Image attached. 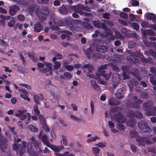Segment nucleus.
<instances>
[{"instance_id":"aec40b11","label":"nucleus","mask_w":156,"mask_h":156,"mask_svg":"<svg viewBox=\"0 0 156 156\" xmlns=\"http://www.w3.org/2000/svg\"><path fill=\"white\" fill-rule=\"evenodd\" d=\"M90 85L92 87L97 91L100 90V87L97 84L96 81L93 80H90Z\"/></svg>"},{"instance_id":"79ce46f5","label":"nucleus","mask_w":156,"mask_h":156,"mask_svg":"<svg viewBox=\"0 0 156 156\" xmlns=\"http://www.w3.org/2000/svg\"><path fill=\"white\" fill-rule=\"evenodd\" d=\"M105 145L106 143L105 142H101L95 144V146L101 148H103L105 147Z\"/></svg>"},{"instance_id":"dca6fc26","label":"nucleus","mask_w":156,"mask_h":156,"mask_svg":"<svg viewBox=\"0 0 156 156\" xmlns=\"http://www.w3.org/2000/svg\"><path fill=\"white\" fill-rule=\"evenodd\" d=\"M20 9L18 6L13 5L9 7V12L11 15L13 16L16 14L17 12L19 11Z\"/></svg>"},{"instance_id":"4468645a","label":"nucleus","mask_w":156,"mask_h":156,"mask_svg":"<svg viewBox=\"0 0 156 156\" xmlns=\"http://www.w3.org/2000/svg\"><path fill=\"white\" fill-rule=\"evenodd\" d=\"M83 69V71L84 73H92L94 67L91 64H85L82 66Z\"/></svg>"},{"instance_id":"20e7f679","label":"nucleus","mask_w":156,"mask_h":156,"mask_svg":"<svg viewBox=\"0 0 156 156\" xmlns=\"http://www.w3.org/2000/svg\"><path fill=\"white\" fill-rule=\"evenodd\" d=\"M137 57L141 58L142 61L143 62H149L148 60L143 57V54L138 51L136 52L133 54H130V55L127 56V59L135 63L137 62L138 61V60L136 58Z\"/></svg>"},{"instance_id":"052dcab7","label":"nucleus","mask_w":156,"mask_h":156,"mask_svg":"<svg viewBox=\"0 0 156 156\" xmlns=\"http://www.w3.org/2000/svg\"><path fill=\"white\" fill-rule=\"evenodd\" d=\"M131 3L133 6H137L139 5V2L136 1H133L131 2Z\"/></svg>"},{"instance_id":"c756f323","label":"nucleus","mask_w":156,"mask_h":156,"mask_svg":"<svg viewBox=\"0 0 156 156\" xmlns=\"http://www.w3.org/2000/svg\"><path fill=\"white\" fill-rule=\"evenodd\" d=\"M30 140L35 147H37L38 146L40 143L39 142L36 140L35 137H31Z\"/></svg>"},{"instance_id":"338daca9","label":"nucleus","mask_w":156,"mask_h":156,"mask_svg":"<svg viewBox=\"0 0 156 156\" xmlns=\"http://www.w3.org/2000/svg\"><path fill=\"white\" fill-rule=\"evenodd\" d=\"M108 123L109 127L110 129L114 127V124L113 122L110 121H109L108 122Z\"/></svg>"},{"instance_id":"a18cd8bd","label":"nucleus","mask_w":156,"mask_h":156,"mask_svg":"<svg viewBox=\"0 0 156 156\" xmlns=\"http://www.w3.org/2000/svg\"><path fill=\"white\" fill-rule=\"evenodd\" d=\"M136 45V43L133 41H130L128 43V47L129 48H132L134 47Z\"/></svg>"},{"instance_id":"ddd939ff","label":"nucleus","mask_w":156,"mask_h":156,"mask_svg":"<svg viewBox=\"0 0 156 156\" xmlns=\"http://www.w3.org/2000/svg\"><path fill=\"white\" fill-rule=\"evenodd\" d=\"M92 23L94 26L98 28H102L105 30H106L107 29V26L105 25L103 23H100L98 20L94 21Z\"/></svg>"},{"instance_id":"72a5a7b5","label":"nucleus","mask_w":156,"mask_h":156,"mask_svg":"<svg viewBox=\"0 0 156 156\" xmlns=\"http://www.w3.org/2000/svg\"><path fill=\"white\" fill-rule=\"evenodd\" d=\"M92 151L94 154L95 156H97L98 154L99 153L100 149L98 147H95L92 148Z\"/></svg>"},{"instance_id":"e2e57ef3","label":"nucleus","mask_w":156,"mask_h":156,"mask_svg":"<svg viewBox=\"0 0 156 156\" xmlns=\"http://www.w3.org/2000/svg\"><path fill=\"white\" fill-rule=\"evenodd\" d=\"M0 44L3 45L4 47H6L7 45V44L3 40L1 39L0 40Z\"/></svg>"},{"instance_id":"393cba45","label":"nucleus","mask_w":156,"mask_h":156,"mask_svg":"<svg viewBox=\"0 0 156 156\" xmlns=\"http://www.w3.org/2000/svg\"><path fill=\"white\" fill-rule=\"evenodd\" d=\"M97 50L99 52L105 53L107 50V48L104 46L99 45L97 47Z\"/></svg>"},{"instance_id":"cd10ccee","label":"nucleus","mask_w":156,"mask_h":156,"mask_svg":"<svg viewBox=\"0 0 156 156\" xmlns=\"http://www.w3.org/2000/svg\"><path fill=\"white\" fill-rule=\"evenodd\" d=\"M62 33H64L65 34H62L61 36V37L62 39H64L67 36L68 37H69V36L72 34V33L70 32H69L67 31H64L62 32Z\"/></svg>"},{"instance_id":"f257e3e1","label":"nucleus","mask_w":156,"mask_h":156,"mask_svg":"<svg viewBox=\"0 0 156 156\" xmlns=\"http://www.w3.org/2000/svg\"><path fill=\"white\" fill-rule=\"evenodd\" d=\"M12 147L13 149L14 150L18 149L17 153H19L20 156H22L25 152H28L29 154L32 156H37L38 154V151H36L34 152L31 144L30 143L23 141L22 144L17 145L15 143L13 145Z\"/></svg>"},{"instance_id":"1a4fd4ad","label":"nucleus","mask_w":156,"mask_h":156,"mask_svg":"<svg viewBox=\"0 0 156 156\" xmlns=\"http://www.w3.org/2000/svg\"><path fill=\"white\" fill-rule=\"evenodd\" d=\"M136 140L139 144L142 146H144L146 144H148L151 143V142L149 139H146L145 137H138L136 139Z\"/></svg>"},{"instance_id":"bb28decb","label":"nucleus","mask_w":156,"mask_h":156,"mask_svg":"<svg viewBox=\"0 0 156 156\" xmlns=\"http://www.w3.org/2000/svg\"><path fill=\"white\" fill-rule=\"evenodd\" d=\"M100 139L99 136H92L87 140V141L88 143H90L91 142L95 141L97 140Z\"/></svg>"},{"instance_id":"de8ad7c7","label":"nucleus","mask_w":156,"mask_h":156,"mask_svg":"<svg viewBox=\"0 0 156 156\" xmlns=\"http://www.w3.org/2000/svg\"><path fill=\"white\" fill-rule=\"evenodd\" d=\"M120 17L123 19H126L128 17V16L126 13L122 12L120 14Z\"/></svg>"},{"instance_id":"8fccbe9b","label":"nucleus","mask_w":156,"mask_h":156,"mask_svg":"<svg viewBox=\"0 0 156 156\" xmlns=\"http://www.w3.org/2000/svg\"><path fill=\"white\" fill-rule=\"evenodd\" d=\"M130 136L132 137H135L137 136V133L136 131L133 130L130 132Z\"/></svg>"},{"instance_id":"473e14b6","label":"nucleus","mask_w":156,"mask_h":156,"mask_svg":"<svg viewBox=\"0 0 156 156\" xmlns=\"http://www.w3.org/2000/svg\"><path fill=\"white\" fill-rule=\"evenodd\" d=\"M119 104V101L116 100H110L109 101V104L110 105H116Z\"/></svg>"},{"instance_id":"864d4df0","label":"nucleus","mask_w":156,"mask_h":156,"mask_svg":"<svg viewBox=\"0 0 156 156\" xmlns=\"http://www.w3.org/2000/svg\"><path fill=\"white\" fill-rule=\"evenodd\" d=\"M118 21L120 24H122L124 26H127L128 25L127 23L124 20L121 19H118Z\"/></svg>"},{"instance_id":"a211bd4d","label":"nucleus","mask_w":156,"mask_h":156,"mask_svg":"<svg viewBox=\"0 0 156 156\" xmlns=\"http://www.w3.org/2000/svg\"><path fill=\"white\" fill-rule=\"evenodd\" d=\"M47 89L53 95H55L56 93L58 92V88L55 86L51 84L48 85Z\"/></svg>"},{"instance_id":"603ef678","label":"nucleus","mask_w":156,"mask_h":156,"mask_svg":"<svg viewBox=\"0 0 156 156\" xmlns=\"http://www.w3.org/2000/svg\"><path fill=\"white\" fill-rule=\"evenodd\" d=\"M62 138L63 142V144L65 146L67 145V143L66 137L65 136L62 135Z\"/></svg>"},{"instance_id":"f03ea898","label":"nucleus","mask_w":156,"mask_h":156,"mask_svg":"<svg viewBox=\"0 0 156 156\" xmlns=\"http://www.w3.org/2000/svg\"><path fill=\"white\" fill-rule=\"evenodd\" d=\"M107 64H105L104 65L98 67V71L95 73L96 76L94 77L95 79L98 80L100 79V76H103L106 80H107L110 78L112 75L111 73L110 72L105 74V71L104 70L107 68Z\"/></svg>"},{"instance_id":"ea45409f","label":"nucleus","mask_w":156,"mask_h":156,"mask_svg":"<svg viewBox=\"0 0 156 156\" xmlns=\"http://www.w3.org/2000/svg\"><path fill=\"white\" fill-rule=\"evenodd\" d=\"M101 58L102 56L101 55L96 53L92 57V59L93 60L96 61L98 59Z\"/></svg>"},{"instance_id":"0e129e2a","label":"nucleus","mask_w":156,"mask_h":156,"mask_svg":"<svg viewBox=\"0 0 156 156\" xmlns=\"http://www.w3.org/2000/svg\"><path fill=\"white\" fill-rule=\"evenodd\" d=\"M37 2L40 3L47 4L49 2V0H37Z\"/></svg>"},{"instance_id":"412c9836","label":"nucleus","mask_w":156,"mask_h":156,"mask_svg":"<svg viewBox=\"0 0 156 156\" xmlns=\"http://www.w3.org/2000/svg\"><path fill=\"white\" fill-rule=\"evenodd\" d=\"M42 95V94L34 95L33 97L34 100L37 105H40V101L41 98L43 99Z\"/></svg>"},{"instance_id":"7ed1b4c3","label":"nucleus","mask_w":156,"mask_h":156,"mask_svg":"<svg viewBox=\"0 0 156 156\" xmlns=\"http://www.w3.org/2000/svg\"><path fill=\"white\" fill-rule=\"evenodd\" d=\"M73 21L74 23H80V21L79 20H75L74 21H73L72 19L69 18L66 21H59L57 22V25L59 27L65 26L67 25L69 27L71 30L73 32H74L75 31H78L77 29L74 27L72 23Z\"/></svg>"},{"instance_id":"f8f14e48","label":"nucleus","mask_w":156,"mask_h":156,"mask_svg":"<svg viewBox=\"0 0 156 156\" xmlns=\"http://www.w3.org/2000/svg\"><path fill=\"white\" fill-rule=\"evenodd\" d=\"M114 119L119 123H123L125 120V117L120 113L115 116Z\"/></svg>"},{"instance_id":"a878e982","label":"nucleus","mask_w":156,"mask_h":156,"mask_svg":"<svg viewBox=\"0 0 156 156\" xmlns=\"http://www.w3.org/2000/svg\"><path fill=\"white\" fill-rule=\"evenodd\" d=\"M34 29L35 31L37 32H39L43 29V28L40 23L38 22L36 24L34 27Z\"/></svg>"},{"instance_id":"5fc2aeb1","label":"nucleus","mask_w":156,"mask_h":156,"mask_svg":"<svg viewBox=\"0 0 156 156\" xmlns=\"http://www.w3.org/2000/svg\"><path fill=\"white\" fill-rule=\"evenodd\" d=\"M98 81V83H100L101 84L104 85H107L108 84L107 82L103 80H100V79L97 80Z\"/></svg>"},{"instance_id":"2eb2a0df","label":"nucleus","mask_w":156,"mask_h":156,"mask_svg":"<svg viewBox=\"0 0 156 156\" xmlns=\"http://www.w3.org/2000/svg\"><path fill=\"white\" fill-rule=\"evenodd\" d=\"M125 91V89L124 88L119 89L115 93V96L118 98L120 99L122 98L124 96V93Z\"/></svg>"},{"instance_id":"423d86ee","label":"nucleus","mask_w":156,"mask_h":156,"mask_svg":"<svg viewBox=\"0 0 156 156\" xmlns=\"http://www.w3.org/2000/svg\"><path fill=\"white\" fill-rule=\"evenodd\" d=\"M72 9H73L76 12L79 13L80 14H83L86 16H89L90 15V13L87 12H85L82 11V10H83L90 12V11L89 8L84 7L83 5H78L76 6H72Z\"/></svg>"},{"instance_id":"3c124183","label":"nucleus","mask_w":156,"mask_h":156,"mask_svg":"<svg viewBox=\"0 0 156 156\" xmlns=\"http://www.w3.org/2000/svg\"><path fill=\"white\" fill-rule=\"evenodd\" d=\"M15 24V21L13 20H11V21H9L8 23L7 24V25L9 27H12L14 26Z\"/></svg>"},{"instance_id":"680f3d73","label":"nucleus","mask_w":156,"mask_h":156,"mask_svg":"<svg viewBox=\"0 0 156 156\" xmlns=\"http://www.w3.org/2000/svg\"><path fill=\"white\" fill-rule=\"evenodd\" d=\"M118 128L120 130H123L125 129V127L122 124H118Z\"/></svg>"},{"instance_id":"c03bdc74","label":"nucleus","mask_w":156,"mask_h":156,"mask_svg":"<svg viewBox=\"0 0 156 156\" xmlns=\"http://www.w3.org/2000/svg\"><path fill=\"white\" fill-rule=\"evenodd\" d=\"M133 28L136 30H138L139 28V25L136 23H133L131 25Z\"/></svg>"},{"instance_id":"c85d7f7f","label":"nucleus","mask_w":156,"mask_h":156,"mask_svg":"<svg viewBox=\"0 0 156 156\" xmlns=\"http://www.w3.org/2000/svg\"><path fill=\"white\" fill-rule=\"evenodd\" d=\"M83 51L84 53L87 55V56L90 59L91 57V55L93 52V50L91 49L90 48H89L87 49L86 51L84 50Z\"/></svg>"},{"instance_id":"37998d69","label":"nucleus","mask_w":156,"mask_h":156,"mask_svg":"<svg viewBox=\"0 0 156 156\" xmlns=\"http://www.w3.org/2000/svg\"><path fill=\"white\" fill-rule=\"evenodd\" d=\"M135 125V122L133 120H130L126 122V125L128 126L133 127Z\"/></svg>"},{"instance_id":"a19ab883","label":"nucleus","mask_w":156,"mask_h":156,"mask_svg":"<svg viewBox=\"0 0 156 156\" xmlns=\"http://www.w3.org/2000/svg\"><path fill=\"white\" fill-rule=\"evenodd\" d=\"M34 111L35 114L37 115H39L40 113V111L38 109L37 105L35 104L33 107Z\"/></svg>"},{"instance_id":"2f4dec72","label":"nucleus","mask_w":156,"mask_h":156,"mask_svg":"<svg viewBox=\"0 0 156 156\" xmlns=\"http://www.w3.org/2000/svg\"><path fill=\"white\" fill-rule=\"evenodd\" d=\"M28 128L29 130L34 132H36L38 130V129L32 125H29L28 126Z\"/></svg>"},{"instance_id":"6e6d98bb","label":"nucleus","mask_w":156,"mask_h":156,"mask_svg":"<svg viewBox=\"0 0 156 156\" xmlns=\"http://www.w3.org/2000/svg\"><path fill=\"white\" fill-rule=\"evenodd\" d=\"M147 17L149 19L154 18L156 20V16H155L154 14L151 13L148 14L147 15Z\"/></svg>"},{"instance_id":"c9c22d12","label":"nucleus","mask_w":156,"mask_h":156,"mask_svg":"<svg viewBox=\"0 0 156 156\" xmlns=\"http://www.w3.org/2000/svg\"><path fill=\"white\" fill-rule=\"evenodd\" d=\"M26 112V110H19L17 111V112L15 113V115L17 117H20L23 115L24 113Z\"/></svg>"},{"instance_id":"6e6552de","label":"nucleus","mask_w":156,"mask_h":156,"mask_svg":"<svg viewBox=\"0 0 156 156\" xmlns=\"http://www.w3.org/2000/svg\"><path fill=\"white\" fill-rule=\"evenodd\" d=\"M54 151L55 154L57 156H63V154H60L58 152L61 150L63 149L64 147V146L61 145L60 146H56L52 145L50 144V146L48 147Z\"/></svg>"},{"instance_id":"e433bc0d","label":"nucleus","mask_w":156,"mask_h":156,"mask_svg":"<svg viewBox=\"0 0 156 156\" xmlns=\"http://www.w3.org/2000/svg\"><path fill=\"white\" fill-rule=\"evenodd\" d=\"M59 11L60 12L63 14H66L67 13V11L66 7L62 6L59 8Z\"/></svg>"},{"instance_id":"b1692460","label":"nucleus","mask_w":156,"mask_h":156,"mask_svg":"<svg viewBox=\"0 0 156 156\" xmlns=\"http://www.w3.org/2000/svg\"><path fill=\"white\" fill-rule=\"evenodd\" d=\"M53 54L54 57L52 58V61L53 62L55 61L57 59H61L63 58L62 55L56 52H54Z\"/></svg>"},{"instance_id":"69168bd1","label":"nucleus","mask_w":156,"mask_h":156,"mask_svg":"<svg viewBox=\"0 0 156 156\" xmlns=\"http://www.w3.org/2000/svg\"><path fill=\"white\" fill-rule=\"evenodd\" d=\"M42 127L43 129H44L46 131H49V129L46 124H45L44 125H42Z\"/></svg>"},{"instance_id":"13d9d810","label":"nucleus","mask_w":156,"mask_h":156,"mask_svg":"<svg viewBox=\"0 0 156 156\" xmlns=\"http://www.w3.org/2000/svg\"><path fill=\"white\" fill-rule=\"evenodd\" d=\"M113 61L115 62L118 63L120 61V58L119 57L115 56L112 58Z\"/></svg>"},{"instance_id":"7c9ffc66","label":"nucleus","mask_w":156,"mask_h":156,"mask_svg":"<svg viewBox=\"0 0 156 156\" xmlns=\"http://www.w3.org/2000/svg\"><path fill=\"white\" fill-rule=\"evenodd\" d=\"M54 64L53 65V68L54 69L57 70L59 69L61 65V63L58 61H55L53 62Z\"/></svg>"},{"instance_id":"9d476101","label":"nucleus","mask_w":156,"mask_h":156,"mask_svg":"<svg viewBox=\"0 0 156 156\" xmlns=\"http://www.w3.org/2000/svg\"><path fill=\"white\" fill-rule=\"evenodd\" d=\"M38 136L41 139L42 142L44 145H45L48 147L50 146V144L49 142L48 138L46 135L44 134L41 135V133H40Z\"/></svg>"},{"instance_id":"4be33fe9","label":"nucleus","mask_w":156,"mask_h":156,"mask_svg":"<svg viewBox=\"0 0 156 156\" xmlns=\"http://www.w3.org/2000/svg\"><path fill=\"white\" fill-rule=\"evenodd\" d=\"M45 65L46 66L47 68L48 69V72L49 73V74L48 73L47 74V75L48 76L49 75H51L52 72V64L50 63H45Z\"/></svg>"},{"instance_id":"0eeeda50","label":"nucleus","mask_w":156,"mask_h":156,"mask_svg":"<svg viewBox=\"0 0 156 156\" xmlns=\"http://www.w3.org/2000/svg\"><path fill=\"white\" fill-rule=\"evenodd\" d=\"M138 127L142 132H149L151 129L147 122H145L141 121L138 124Z\"/></svg>"},{"instance_id":"39448f33","label":"nucleus","mask_w":156,"mask_h":156,"mask_svg":"<svg viewBox=\"0 0 156 156\" xmlns=\"http://www.w3.org/2000/svg\"><path fill=\"white\" fill-rule=\"evenodd\" d=\"M153 104L152 102L149 101L144 105V109L147 112L148 115H156V107L153 106Z\"/></svg>"},{"instance_id":"f704fd0d","label":"nucleus","mask_w":156,"mask_h":156,"mask_svg":"<svg viewBox=\"0 0 156 156\" xmlns=\"http://www.w3.org/2000/svg\"><path fill=\"white\" fill-rule=\"evenodd\" d=\"M70 118L72 120L77 122H81V120L80 119L73 115H70Z\"/></svg>"},{"instance_id":"6ab92c4d","label":"nucleus","mask_w":156,"mask_h":156,"mask_svg":"<svg viewBox=\"0 0 156 156\" xmlns=\"http://www.w3.org/2000/svg\"><path fill=\"white\" fill-rule=\"evenodd\" d=\"M18 90L19 91H21L23 93V94H21L20 96L23 99L26 100L30 102V99L27 97L26 95V94L27 93V91L24 89H19Z\"/></svg>"},{"instance_id":"4c0bfd02","label":"nucleus","mask_w":156,"mask_h":156,"mask_svg":"<svg viewBox=\"0 0 156 156\" xmlns=\"http://www.w3.org/2000/svg\"><path fill=\"white\" fill-rule=\"evenodd\" d=\"M39 119L42 125H44L46 124V121L45 119L42 115H39Z\"/></svg>"},{"instance_id":"9b49d317","label":"nucleus","mask_w":156,"mask_h":156,"mask_svg":"<svg viewBox=\"0 0 156 156\" xmlns=\"http://www.w3.org/2000/svg\"><path fill=\"white\" fill-rule=\"evenodd\" d=\"M121 80L119 74H114L112 77V81L115 85L118 84Z\"/></svg>"},{"instance_id":"4d7b16f0","label":"nucleus","mask_w":156,"mask_h":156,"mask_svg":"<svg viewBox=\"0 0 156 156\" xmlns=\"http://www.w3.org/2000/svg\"><path fill=\"white\" fill-rule=\"evenodd\" d=\"M9 16H5L3 15H0V18L4 20H8L10 18Z\"/></svg>"},{"instance_id":"bf43d9fd","label":"nucleus","mask_w":156,"mask_h":156,"mask_svg":"<svg viewBox=\"0 0 156 156\" xmlns=\"http://www.w3.org/2000/svg\"><path fill=\"white\" fill-rule=\"evenodd\" d=\"M64 75L68 79H70L71 77V75L68 73L66 72L64 73Z\"/></svg>"},{"instance_id":"09e8293b","label":"nucleus","mask_w":156,"mask_h":156,"mask_svg":"<svg viewBox=\"0 0 156 156\" xmlns=\"http://www.w3.org/2000/svg\"><path fill=\"white\" fill-rule=\"evenodd\" d=\"M17 18L20 21H22L25 19L24 16L22 14H19L17 16Z\"/></svg>"},{"instance_id":"f3484780","label":"nucleus","mask_w":156,"mask_h":156,"mask_svg":"<svg viewBox=\"0 0 156 156\" xmlns=\"http://www.w3.org/2000/svg\"><path fill=\"white\" fill-rule=\"evenodd\" d=\"M127 116L130 117L135 116L136 117L140 119L142 118L143 115L142 113L139 112H136L133 115V112L132 111H130L128 112L127 114Z\"/></svg>"},{"instance_id":"774afa93","label":"nucleus","mask_w":156,"mask_h":156,"mask_svg":"<svg viewBox=\"0 0 156 156\" xmlns=\"http://www.w3.org/2000/svg\"><path fill=\"white\" fill-rule=\"evenodd\" d=\"M129 18L131 21H133L135 19V16L133 14H130L129 15Z\"/></svg>"},{"instance_id":"49530a36","label":"nucleus","mask_w":156,"mask_h":156,"mask_svg":"<svg viewBox=\"0 0 156 156\" xmlns=\"http://www.w3.org/2000/svg\"><path fill=\"white\" fill-rule=\"evenodd\" d=\"M90 107L91 108V113L92 115H93L94 113V103L93 101H91L90 102Z\"/></svg>"},{"instance_id":"5701e85b","label":"nucleus","mask_w":156,"mask_h":156,"mask_svg":"<svg viewBox=\"0 0 156 156\" xmlns=\"http://www.w3.org/2000/svg\"><path fill=\"white\" fill-rule=\"evenodd\" d=\"M63 65L69 71H71L73 69V66L71 65H68V63L66 61H64L63 62Z\"/></svg>"},{"instance_id":"58836bf2","label":"nucleus","mask_w":156,"mask_h":156,"mask_svg":"<svg viewBox=\"0 0 156 156\" xmlns=\"http://www.w3.org/2000/svg\"><path fill=\"white\" fill-rule=\"evenodd\" d=\"M41 12L43 15H48L49 14V10L47 7H45L43 9Z\"/></svg>"}]
</instances>
